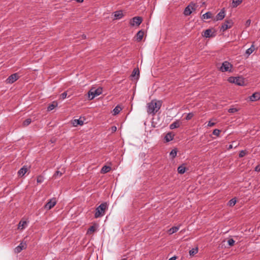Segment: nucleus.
<instances>
[{"label": "nucleus", "mask_w": 260, "mask_h": 260, "mask_svg": "<svg viewBox=\"0 0 260 260\" xmlns=\"http://www.w3.org/2000/svg\"><path fill=\"white\" fill-rule=\"evenodd\" d=\"M179 226H173L168 231V233L170 235H171L177 232L179 230Z\"/></svg>", "instance_id": "obj_23"}, {"label": "nucleus", "mask_w": 260, "mask_h": 260, "mask_svg": "<svg viewBox=\"0 0 260 260\" xmlns=\"http://www.w3.org/2000/svg\"><path fill=\"white\" fill-rule=\"evenodd\" d=\"M116 130H117V127L116 126H112L111 127V131L112 133L115 132L116 131Z\"/></svg>", "instance_id": "obj_46"}, {"label": "nucleus", "mask_w": 260, "mask_h": 260, "mask_svg": "<svg viewBox=\"0 0 260 260\" xmlns=\"http://www.w3.org/2000/svg\"><path fill=\"white\" fill-rule=\"evenodd\" d=\"M123 16L122 12L121 11H116L114 13V17L116 19H119Z\"/></svg>", "instance_id": "obj_20"}, {"label": "nucleus", "mask_w": 260, "mask_h": 260, "mask_svg": "<svg viewBox=\"0 0 260 260\" xmlns=\"http://www.w3.org/2000/svg\"><path fill=\"white\" fill-rule=\"evenodd\" d=\"M215 125V122H211V121H209L208 122V124H207V126H208V127H212V126H214V125Z\"/></svg>", "instance_id": "obj_45"}, {"label": "nucleus", "mask_w": 260, "mask_h": 260, "mask_svg": "<svg viewBox=\"0 0 260 260\" xmlns=\"http://www.w3.org/2000/svg\"><path fill=\"white\" fill-rule=\"evenodd\" d=\"M233 26V22L232 20H226L224 23L222 24L220 29L224 31L228 28H230Z\"/></svg>", "instance_id": "obj_9"}, {"label": "nucleus", "mask_w": 260, "mask_h": 260, "mask_svg": "<svg viewBox=\"0 0 260 260\" xmlns=\"http://www.w3.org/2000/svg\"><path fill=\"white\" fill-rule=\"evenodd\" d=\"M95 231V228L94 226H91L88 230L87 234H91Z\"/></svg>", "instance_id": "obj_33"}, {"label": "nucleus", "mask_w": 260, "mask_h": 260, "mask_svg": "<svg viewBox=\"0 0 260 260\" xmlns=\"http://www.w3.org/2000/svg\"><path fill=\"white\" fill-rule=\"evenodd\" d=\"M225 16V12L224 10H222L219 12L217 15L216 16V20H222Z\"/></svg>", "instance_id": "obj_13"}, {"label": "nucleus", "mask_w": 260, "mask_h": 260, "mask_svg": "<svg viewBox=\"0 0 260 260\" xmlns=\"http://www.w3.org/2000/svg\"><path fill=\"white\" fill-rule=\"evenodd\" d=\"M43 180H44L43 177L41 176L38 177L37 179V181L39 183H42L43 181Z\"/></svg>", "instance_id": "obj_42"}, {"label": "nucleus", "mask_w": 260, "mask_h": 260, "mask_svg": "<svg viewBox=\"0 0 260 260\" xmlns=\"http://www.w3.org/2000/svg\"><path fill=\"white\" fill-rule=\"evenodd\" d=\"M58 105V103L56 101H53L51 104L49 105L47 108V111H50L53 110Z\"/></svg>", "instance_id": "obj_18"}, {"label": "nucleus", "mask_w": 260, "mask_h": 260, "mask_svg": "<svg viewBox=\"0 0 260 260\" xmlns=\"http://www.w3.org/2000/svg\"><path fill=\"white\" fill-rule=\"evenodd\" d=\"M27 245L26 242H21L20 244L17 246L14 249V252L16 253H20L22 250L25 249L26 248Z\"/></svg>", "instance_id": "obj_8"}, {"label": "nucleus", "mask_w": 260, "mask_h": 260, "mask_svg": "<svg viewBox=\"0 0 260 260\" xmlns=\"http://www.w3.org/2000/svg\"><path fill=\"white\" fill-rule=\"evenodd\" d=\"M194 6H195V4H192V5H188L185 9V10L184 11V14L185 16H189V15H190V14L192 12V10H194V8H193V7H194Z\"/></svg>", "instance_id": "obj_10"}, {"label": "nucleus", "mask_w": 260, "mask_h": 260, "mask_svg": "<svg viewBox=\"0 0 260 260\" xmlns=\"http://www.w3.org/2000/svg\"><path fill=\"white\" fill-rule=\"evenodd\" d=\"M107 209L108 205L107 203H102L95 209V218H97L103 216L105 214V211Z\"/></svg>", "instance_id": "obj_2"}, {"label": "nucleus", "mask_w": 260, "mask_h": 260, "mask_svg": "<svg viewBox=\"0 0 260 260\" xmlns=\"http://www.w3.org/2000/svg\"><path fill=\"white\" fill-rule=\"evenodd\" d=\"M211 32L212 31H211V29H206L204 31V36L206 38H210V37H212V36L211 35Z\"/></svg>", "instance_id": "obj_25"}, {"label": "nucleus", "mask_w": 260, "mask_h": 260, "mask_svg": "<svg viewBox=\"0 0 260 260\" xmlns=\"http://www.w3.org/2000/svg\"><path fill=\"white\" fill-rule=\"evenodd\" d=\"M238 111V110L236 108H232L229 109L228 112L230 113H235Z\"/></svg>", "instance_id": "obj_43"}, {"label": "nucleus", "mask_w": 260, "mask_h": 260, "mask_svg": "<svg viewBox=\"0 0 260 260\" xmlns=\"http://www.w3.org/2000/svg\"><path fill=\"white\" fill-rule=\"evenodd\" d=\"M122 110V108L119 106L117 105L114 109H113V112L114 115H117L118 114L120 111Z\"/></svg>", "instance_id": "obj_28"}, {"label": "nucleus", "mask_w": 260, "mask_h": 260, "mask_svg": "<svg viewBox=\"0 0 260 260\" xmlns=\"http://www.w3.org/2000/svg\"><path fill=\"white\" fill-rule=\"evenodd\" d=\"M19 78L18 73H14L10 75L6 80V82L8 84H12Z\"/></svg>", "instance_id": "obj_5"}, {"label": "nucleus", "mask_w": 260, "mask_h": 260, "mask_svg": "<svg viewBox=\"0 0 260 260\" xmlns=\"http://www.w3.org/2000/svg\"><path fill=\"white\" fill-rule=\"evenodd\" d=\"M180 124L181 123L180 121L177 120L170 125V128L171 129H173L174 128H178L180 126Z\"/></svg>", "instance_id": "obj_14"}, {"label": "nucleus", "mask_w": 260, "mask_h": 260, "mask_svg": "<svg viewBox=\"0 0 260 260\" xmlns=\"http://www.w3.org/2000/svg\"><path fill=\"white\" fill-rule=\"evenodd\" d=\"M260 99V93L259 92H255L252 94V95H251L249 97V100L251 101H256Z\"/></svg>", "instance_id": "obj_12"}, {"label": "nucleus", "mask_w": 260, "mask_h": 260, "mask_svg": "<svg viewBox=\"0 0 260 260\" xmlns=\"http://www.w3.org/2000/svg\"><path fill=\"white\" fill-rule=\"evenodd\" d=\"M233 68V65L227 61L223 62L222 66L220 68V70L222 72H232V69Z\"/></svg>", "instance_id": "obj_4"}, {"label": "nucleus", "mask_w": 260, "mask_h": 260, "mask_svg": "<svg viewBox=\"0 0 260 260\" xmlns=\"http://www.w3.org/2000/svg\"><path fill=\"white\" fill-rule=\"evenodd\" d=\"M176 259H177V256H174L171 257L170 258H169V260H176Z\"/></svg>", "instance_id": "obj_49"}, {"label": "nucleus", "mask_w": 260, "mask_h": 260, "mask_svg": "<svg viewBox=\"0 0 260 260\" xmlns=\"http://www.w3.org/2000/svg\"><path fill=\"white\" fill-rule=\"evenodd\" d=\"M177 151L176 149H173L171 151V152L170 153V155L172 158H174L176 157V156L177 155Z\"/></svg>", "instance_id": "obj_31"}, {"label": "nucleus", "mask_w": 260, "mask_h": 260, "mask_svg": "<svg viewBox=\"0 0 260 260\" xmlns=\"http://www.w3.org/2000/svg\"><path fill=\"white\" fill-rule=\"evenodd\" d=\"M142 18L141 17H134L131 20L130 24L132 26H139L142 23Z\"/></svg>", "instance_id": "obj_7"}, {"label": "nucleus", "mask_w": 260, "mask_h": 260, "mask_svg": "<svg viewBox=\"0 0 260 260\" xmlns=\"http://www.w3.org/2000/svg\"><path fill=\"white\" fill-rule=\"evenodd\" d=\"M212 15V14L211 12H207L205 14L203 15L202 18L207 19L211 18Z\"/></svg>", "instance_id": "obj_26"}, {"label": "nucleus", "mask_w": 260, "mask_h": 260, "mask_svg": "<svg viewBox=\"0 0 260 260\" xmlns=\"http://www.w3.org/2000/svg\"><path fill=\"white\" fill-rule=\"evenodd\" d=\"M143 35H144V31H143L142 30H139L137 33V35H136L137 40L138 42L141 41L143 38Z\"/></svg>", "instance_id": "obj_19"}, {"label": "nucleus", "mask_w": 260, "mask_h": 260, "mask_svg": "<svg viewBox=\"0 0 260 260\" xmlns=\"http://www.w3.org/2000/svg\"><path fill=\"white\" fill-rule=\"evenodd\" d=\"M28 170V168L27 166H24L22 168H21L18 172V174L20 176H23L25 174V173L27 172Z\"/></svg>", "instance_id": "obj_15"}, {"label": "nucleus", "mask_w": 260, "mask_h": 260, "mask_svg": "<svg viewBox=\"0 0 260 260\" xmlns=\"http://www.w3.org/2000/svg\"><path fill=\"white\" fill-rule=\"evenodd\" d=\"M27 224V223L26 221L21 220L18 224V228L20 230H23L26 227Z\"/></svg>", "instance_id": "obj_17"}, {"label": "nucleus", "mask_w": 260, "mask_h": 260, "mask_svg": "<svg viewBox=\"0 0 260 260\" xmlns=\"http://www.w3.org/2000/svg\"><path fill=\"white\" fill-rule=\"evenodd\" d=\"M67 92H64L60 95V97L62 100L65 99L67 98Z\"/></svg>", "instance_id": "obj_44"}, {"label": "nucleus", "mask_w": 260, "mask_h": 260, "mask_svg": "<svg viewBox=\"0 0 260 260\" xmlns=\"http://www.w3.org/2000/svg\"><path fill=\"white\" fill-rule=\"evenodd\" d=\"M255 171H256V172H259L260 171V166H257L255 168Z\"/></svg>", "instance_id": "obj_48"}, {"label": "nucleus", "mask_w": 260, "mask_h": 260, "mask_svg": "<svg viewBox=\"0 0 260 260\" xmlns=\"http://www.w3.org/2000/svg\"><path fill=\"white\" fill-rule=\"evenodd\" d=\"M56 200L54 198L50 199L49 201L45 204L44 208L48 210H50L56 205Z\"/></svg>", "instance_id": "obj_6"}, {"label": "nucleus", "mask_w": 260, "mask_h": 260, "mask_svg": "<svg viewBox=\"0 0 260 260\" xmlns=\"http://www.w3.org/2000/svg\"><path fill=\"white\" fill-rule=\"evenodd\" d=\"M236 78L235 77H230L228 78V81L230 83H235V81L236 80Z\"/></svg>", "instance_id": "obj_39"}, {"label": "nucleus", "mask_w": 260, "mask_h": 260, "mask_svg": "<svg viewBox=\"0 0 260 260\" xmlns=\"http://www.w3.org/2000/svg\"><path fill=\"white\" fill-rule=\"evenodd\" d=\"M250 23H251V20L250 19H248L246 21V23H245V25L246 27H248L250 26Z\"/></svg>", "instance_id": "obj_47"}, {"label": "nucleus", "mask_w": 260, "mask_h": 260, "mask_svg": "<svg viewBox=\"0 0 260 260\" xmlns=\"http://www.w3.org/2000/svg\"><path fill=\"white\" fill-rule=\"evenodd\" d=\"M121 260H127V258L124 257V258H122Z\"/></svg>", "instance_id": "obj_51"}, {"label": "nucleus", "mask_w": 260, "mask_h": 260, "mask_svg": "<svg viewBox=\"0 0 260 260\" xmlns=\"http://www.w3.org/2000/svg\"><path fill=\"white\" fill-rule=\"evenodd\" d=\"M232 148H233V145L230 144V145L228 146V150H230V149H232Z\"/></svg>", "instance_id": "obj_50"}, {"label": "nucleus", "mask_w": 260, "mask_h": 260, "mask_svg": "<svg viewBox=\"0 0 260 260\" xmlns=\"http://www.w3.org/2000/svg\"><path fill=\"white\" fill-rule=\"evenodd\" d=\"M236 203V200L235 198H233L231 199L228 202V205L229 206L232 207L234 206Z\"/></svg>", "instance_id": "obj_30"}, {"label": "nucleus", "mask_w": 260, "mask_h": 260, "mask_svg": "<svg viewBox=\"0 0 260 260\" xmlns=\"http://www.w3.org/2000/svg\"><path fill=\"white\" fill-rule=\"evenodd\" d=\"M185 168L182 166H180L178 168V172L179 174H183L185 172Z\"/></svg>", "instance_id": "obj_29"}, {"label": "nucleus", "mask_w": 260, "mask_h": 260, "mask_svg": "<svg viewBox=\"0 0 260 260\" xmlns=\"http://www.w3.org/2000/svg\"><path fill=\"white\" fill-rule=\"evenodd\" d=\"M102 93V89L99 88L97 89L92 88L88 93V98L90 100L94 99L96 96L100 95Z\"/></svg>", "instance_id": "obj_3"}, {"label": "nucleus", "mask_w": 260, "mask_h": 260, "mask_svg": "<svg viewBox=\"0 0 260 260\" xmlns=\"http://www.w3.org/2000/svg\"><path fill=\"white\" fill-rule=\"evenodd\" d=\"M255 50V47L253 45H252L251 47L246 50V54L247 55V56H249Z\"/></svg>", "instance_id": "obj_24"}, {"label": "nucleus", "mask_w": 260, "mask_h": 260, "mask_svg": "<svg viewBox=\"0 0 260 260\" xmlns=\"http://www.w3.org/2000/svg\"><path fill=\"white\" fill-rule=\"evenodd\" d=\"M220 133V131L218 129H215L213 132V134L216 136H219Z\"/></svg>", "instance_id": "obj_37"}, {"label": "nucleus", "mask_w": 260, "mask_h": 260, "mask_svg": "<svg viewBox=\"0 0 260 260\" xmlns=\"http://www.w3.org/2000/svg\"><path fill=\"white\" fill-rule=\"evenodd\" d=\"M198 252V249H192L189 251V254L190 255H194V254L197 253Z\"/></svg>", "instance_id": "obj_38"}, {"label": "nucleus", "mask_w": 260, "mask_h": 260, "mask_svg": "<svg viewBox=\"0 0 260 260\" xmlns=\"http://www.w3.org/2000/svg\"><path fill=\"white\" fill-rule=\"evenodd\" d=\"M161 106L160 103L154 100L152 101L147 105V111L148 114H155L160 109Z\"/></svg>", "instance_id": "obj_1"}, {"label": "nucleus", "mask_w": 260, "mask_h": 260, "mask_svg": "<svg viewBox=\"0 0 260 260\" xmlns=\"http://www.w3.org/2000/svg\"><path fill=\"white\" fill-rule=\"evenodd\" d=\"M235 240H233V239H230L228 241V244L230 246H233L235 244Z\"/></svg>", "instance_id": "obj_36"}, {"label": "nucleus", "mask_w": 260, "mask_h": 260, "mask_svg": "<svg viewBox=\"0 0 260 260\" xmlns=\"http://www.w3.org/2000/svg\"><path fill=\"white\" fill-rule=\"evenodd\" d=\"M235 84L239 86H243L245 84L244 78L242 77H237L236 78Z\"/></svg>", "instance_id": "obj_11"}, {"label": "nucleus", "mask_w": 260, "mask_h": 260, "mask_svg": "<svg viewBox=\"0 0 260 260\" xmlns=\"http://www.w3.org/2000/svg\"><path fill=\"white\" fill-rule=\"evenodd\" d=\"M83 123V121L80 120V119H74L72 121V124L74 126H77L78 125H82Z\"/></svg>", "instance_id": "obj_16"}, {"label": "nucleus", "mask_w": 260, "mask_h": 260, "mask_svg": "<svg viewBox=\"0 0 260 260\" xmlns=\"http://www.w3.org/2000/svg\"><path fill=\"white\" fill-rule=\"evenodd\" d=\"M193 115H193V113H189L186 115V116L185 117V119L187 120H189L193 117Z\"/></svg>", "instance_id": "obj_34"}, {"label": "nucleus", "mask_w": 260, "mask_h": 260, "mask_svg": "<svg viewBox=\"0 0 260 260\" xmlns=\"http://www.w3.org/2000/svg\"><path fill=\"white\" fill-rule=\"evenodd\" d=\"M246 151L245 150H241L240 153H239V157H243V156H244L246 154Z\"/></svg>", "instance_id": "obj_41"}, {"label": "nucleus", "mask_w": 260, "mask_h": 260, "mask_svg": "<svg viewBox=\"0 0 260 260\" xmlns=\"http://www.w3.org/2000/svg\"><path fill=\"white\" fill-rule=\"evenodd\" d=\"M242 2V0H233L232 6L234 8L237 7Z\"/></svg>", "instance_id": "obj_27"}, {"label": "nucleus", "mask_w": 260, "mask_h": 260, "mask_svg": "<svg viewBox=\"0 0 260 260\" xmlns=\"http://www.w3.org/2000/svg\"><path fill=\"white\" fill-rule=\"evenodd\" d=\"M62 174V173L60 172L59 171H56L55 174L53 175V177L56 178L58 176H61Z\"/></svg>", "instance_id": "obj_35"}, {"label": "nucleus", "mask_w": 260, "mask_h": 260, "mask_svg": "<svg viewBox=\"0 0 260 260\" xmlns=\"http://www.w3.org/2000/svg\"><path fill=\"white\" fill-rule=\"evenodd\" d=\"M111 167L109 166H104L102 167L101 172V173H103V174L107 173L110 172V171L111 170Z\"/></svg>", "instance_id": "obj_21"}, {"label": "nucleus", "mask_w": 260, "mask_h": 260, "mask_svg": "<svg viewBox=\"0 0 260 260\" xmlns=\"http://www.w3.org/2000/svg\"><path fill=\"white\" fill-rule=\"evenodd\" d=\"M137 74H139V71L138 69H135L133 71L132 75V76H135Z\"/></svg>", "instance_id": "obj_40"}, {"label": "nucleus", "mask_w": 260, "mask_h": 260, "mask_svg": "<svg viewBox=\"0 0 260 260\" xmlns=\"http://www.w3.org/2000/svg\"><path fill=\"white\" fill-rule=\"evenodd\" d=\"M174 138V135L171 133H169L165 136V139L167 142H169L172 140Z\"/></svg>", "instance_id": "obj_22"}, {"label": "nucleus", "mask_w": 260, "mask_h": 260, "mask_svg": "<svg viewBox=\"0 0 260 260\" xmlns=\"http://www.w3.org/2000/svg\"><path fill=\"white\" fill-rule=\"evenodd\" d=\"M31 122V119L30 118H27L25 119L23 122V125L24 126H28Z\"/></svg>", "instance_id": "obj_32"}]
</instances>
